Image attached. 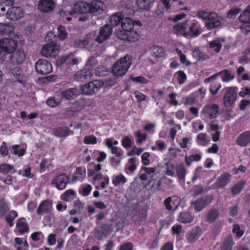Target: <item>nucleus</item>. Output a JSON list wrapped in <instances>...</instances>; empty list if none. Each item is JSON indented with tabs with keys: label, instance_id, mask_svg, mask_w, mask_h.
Here are the masks:
<instances>
[{
	"label": "nucleus",
	"instance_id": "34",
	"mask_svg": "<svg viewBox=\"0 0 250 250\" xmlns=\"http://www.w3.org/2000/svg\"><path fill=\"white\" fill-rule=\"evenodd\" d=\"M62 102V97L59 94L49 98L46 101V104L50 107H54L59 104Z\"/></svg>",
	"mask_w": 250,
	"mask_h": 250
},
{
	"label": "nucleus",
	"instance_id": "33",
	"mask_svg": "<svg viewBox=\"0 0 250 250\" xmlns=\"http://www.w3.org/2000/svg\"><path fill=\"white\" fill-rule=\"evenodd\" d=\"M234 244L232 237L228 236L226 238L221 249L222 250H231Z\"/></svg>",
	"mask_w": 250,
	"mask_h": 250
},
{
	"label": "nucleus",
	"instance_id": "1",
	"mask_svg": "<svg viewBox=\"0 0 250 250\" xmlns=\"http://www.w3.org/2000/svg\"><path fill=\"white\" fill-rule=\"evenodd\" d=\"M131 56L126 55L114 64L111 72L114 76L119 77L125 74L131 64Z\"/></svg>",
	"mask_w": 250,
	"mask_h": 250
},
{
	"label": "nucleus",
	"instance_id": "12",
	"mask_svg": "<svg viewBox=\"0 0 250 250\" xmlns=\"http://www.w3.org/2000/svg\"><path fill=\"white\" fill-rule=\"evenodd\" d=\"M219 106L217 104L207 105L201 111L205 117L209 119H214L219 113Z\"/></svg>",
	"mask_w": 250,
	"mask_h": 250
},
{
	"label": "nucleus",
	"instance_id": "58",
	"mask_svg": "<svg viewBox=\"0 0 250 250\" xmlns=\"http://www.w3.org/2000/svg\"><path fill=\"white\" fill-rule=\"evenodd\" d=\"M149 156L150 155L148 152H145L142 155V161L144 165L147 166L149 165V160L148 159V158Z\"/></svg>",
	"mask_w": 250,
	"mask_h": 250
},
{
	"label": "nucleus",
	"instance_id": "36",
	"mask_svg": "<svg viewBox=\"0 0 250 250\" xmlns=\"http://www.w3.org/2000/svg\"><path fill=\"white\" fill-rule=\"evenodd\" d=\"M9 209L8 205L4 199L3 198L1 199L0 200V216L2 217H4Z\"/></svg>",
	"mask_w": 250,
	"mask_h": 250
},
{
	"label": "nucleus",
	"instance_id": "53",
	"mask_svg": "<svg viewBox=\"0 0 250 250\" xmlns=\"http://www.w3.org/2000/svg\"><path fill=\"white\" fill-rule=\"evenodd\" d=\"M85 72L83 71H79L74 75V79L77 81H83L86 79Z\"/></svg>",
	"mask_w": 250,
	"mask_h": 250
},
{
	"label": "nucleus",
	"instance_id": "47",
	"mask_svg": "<svg viewBox=\"0 0 250 250\" xmlns=\"http://www.w3.org/2000/svg\"><path fill=\"white\" fill-rule=\"evenodd\" d=\"M98 62L93 56H90L89 57L86 63V66L88 69H90L93 67H95L97 64Z\"/></svg>",
	"mask_w": 250,
	"mask_h": 250
},
{
	"label": "nucleus",
	"instance_id": "62",
	"mask_svg": "<svg viewBox=\"0 0 250 250\" xmlns=\"http://www.w3.org/2000/svg\"><path fill=\"white\" fill-rule=\"evenodd\" d=\"M0 154L3 156H5L8 154V150L6 146V143L3 142L0 147Z\"/></svg>",
	"mask_w": 250,
	"mask_h": 250
},
{
	"label": "nucleus",
	"instance_id": "24",
	"mask_svg": "<svg viewBox=\"0 0 250 250\" xmlns=\"http://www.w3.org/2000/svg\"><path fill=\"white\" fill-rule=\"evenodd\" d=\"M155 0H136L137 6L141 9L148 11L153 6Z\"/></svg>",
	"mask_w": 250,
	"mask_h": 250
},
{
	"label": "nucleus",
	"instance_id": "30",
	"mask_svg": "<svg viewBox=\"0 0 250 250\" xmlns=\"http://www.w3.org/2000/svg\"><path fill=\"white\" fill-rule=\"evenodd\" d=\"M220 215V212L218 210L213 208L208 211L207 214V220L212 223L217 219Z\"/></svg>",
	"mask_w": 250,
	"mask_h": 250
},
{
	"label": "nucleus",
	"instance_id": "35",
	"mask_svg": "<svg viewBox=\"0 0 250 250\" xmlns=\"http://www.w3.org/2000/svg\"><path fill=\"white\" fill-rule=\"evenodd\" d=\"M176 171L178 178L180 180H184L187 171L183 164H180L176 166Z\"/></svg>",
	"mask_w": 250,
	"mask_h": 250
},
{
	"label": "nucleus",
	"instance_id": "26",
	"mask_svg": "<svg viewBox=\"0 0 250 250\" xmlns=\"http://www.w3.org/2000/svg\"><path fill=\"white\" fill-rule=\"evenodd\" d=\"M121 26L122 30L120 31H128L133 29L134 22L130 18H125L122 20Z\"/></svg>",
	"mask_w": 250,
	"mask_h": 250
},
{
	"label": "nucleus",
	"instance_id": "4",
	"mask_svg": "<svg viewBox=\"0 0 250 250\" xmlns=\"http://www.w3.org/2000/svg\"><path fill=\"white\" fill-rule=\"evenodd\" d=\"M250 5L241 14L239 21L242 23L240 26L242 32L247 35L250 31Z\"/></svg>",
	"mask_w": 250,
	"mask_h": 250
},
{
	"label": "nucleus",
	"instance_id": "49",
	"mask_svg": "<svg viewBox=\"0 0 250 250\" xmlns=\"http://www.w3.org/2000/svg\"><path fill=\"white\" fill-rule=\"evenodd\" d=\"M95 237L98 240H102L104 237L106 236L104 231L103 230V227L101 228H96L95 229Z\"/></svg>",
	"mask_w": 250,
	"mask_h": 250
},
{
	"label": "nucleus",
	"instance_id": "46",
	"mask_svg": "<svg viewBox=\"0 0 250 250\" xmlns=\"http://www.w3.org/2000/svg\"><path fill=\"white\" fill-rule=\"evenodd\" d=\"M83 142L85 144H96L97 142V139L93 135H88L84 137Z\"/></svg>",
	"mask_w": 250,
	"mask_h": 250
},
{
	"label": "nucleus",
	"instance_id": "8",
	"mask_svg": "<svg viewBox=\"0 0 250 250\" xmlns=\"http://www.w3.org/2000/svg\"><path fill=\"white\" fill-rule=\"evenodd\" d=\"M35 67L37 72L41 75H46L52 70L51 63L46 59H40L36 62Z\"/></svg>",
	"mask_w": 250,
	"mask_h": 250
},
{
	"label": "nucleus",
	"instance_id": "3",
	"mask_svg": "<svg viewBox=\"0 0 250 250\" xmlns=\"http://www.w3.org/2000/svg\"><path fill=\"white\" fill-rule=\"evenodd\" d=\"M104 86L103 82L95 80L85 83L81 87V91L83 95H92Z\"/></svg>",
	"mask_w": 250,
	"mask_h": 250
},
{
	"label": "nucleus",
	"instance_id": "18",
	"mask_svg": "<svg viewBox=\"0 0 250 250\" xmlns=\"http://www.w3.org/2000/svg\"><path fill=\"white\" fill-rule=\"evenodd\" d=\"M211 16L206 21L205 24L208 29H212L219 27L221 25V21L217 19V15L215 12H211Z\"/></svg>",
	"mask_w": 250,
	"mask_h": 250
},
{
	"label": "nucleus",
	"instance_id": "15",
	"mask_svg": "<svg viewBox=\"0 0 250 250\" xmlns=\"http://www.w3.org/2000/svg\"><path fill=\"white\" fill-rule=\"evenodd\" d=\"M237 97V93L231 88L227 89L226 93L224 96V104L226 107H230L231 106Z\"/></svg>",
	"mask_w": 250,
	"mask_h": 250
},
{
	"label": "nucleus",
	"instance_id": "20",
	"mask_svg": "<svg viewBox=\"0 0 250 250\" xmlns=\"http://www.w3.org/2000/svg\"><path fill=\"white\" fill-rule=\"evenodd\" d=\"M89 3L80 2L74 5V10L76 13L80 14L89 13Z\"/></svg>",
	"mask_w": 250,
	"mask_h": 250
},
{
	"label": "nucleus",
	"instance_id": "48",
	"mask_svg": "<svg viewBox=\"0 0 250 250\" xmlns=\"http://www.w3.org/2000/svg\"><path fill=\"white\" fill-rule=\"evenodd\" d=\"M240 11L241 10L238 8L231 9L228 11L227 17L229 19H234Z\"/></svg>",
	"mask_w": 250,
	"mask_h": 250
},
{
	"label": "nucleus",
	"instance_id": "13",
	"mask_svg": "<svg viewBox=\"0 0 250 250\" xmlns=\"http://www.w3.org/2000/svg\"><path fill=\"white\" fill-rule=\"evenodd\" d=\"M117 37L122 40H126L130 42H134L138 40V34L133 29L128 31H119Z\"/></svg>",
	"mask_w": 250,
	"mask_h": 250
},
{
	"label": "nucleus",
	"instance_id": "10",
	"mask_svg": "<svg viewBox=\"0 0 250 250\" xmlns=\"http://www.w3.org/2000/svg\"><path fill=\"white\" fill-rule=\"evenodd\" d=\"M25 59V54L22 50L14 51L12 53L7 56L5 60L13 64H19L22 63Z\"/></svg>",
	"mask_w": 250,
	"mask_h": 250
},
{
	"label": "nucleus",
	"instance_id": "2",
	"mask_svg": "<svg viewBox=\"0 0 250 250\" xmlns=\"http://www.w3.org/2000/svg\"><path fill=\"white\" fill-rule=\"evenodd\" d=\"M17 42V41L11 38L0 40V60L5 61L7 59V56L15 50Z\"/></svg>",
	"mask_w": 250,
	"mask_h": 250
},
{
	"label": "nucleus",
	"instance_id": "56",
	"mask_svg": "<svg viewBox=\"0 0 250 250\" xmlns=\"http://www.w3.org/2000/svg\"><path fill=\"white\" fill-rule=\"evenodd\" d=\"M197 16L204 20H205L206 21L208 19H209V16H211V13H208L205 11H199L197 13Z\"/></svg>",
	"mask_w": 250,
	"mask_h": 250
},
{
	"label": "nucleus",
	"instance_id": "64",
	"mask_svg": "<svg viewBox=\"0 0 250 250\" xmlns=\"http://www.w3.org/2000/svg\"><path fill=\"white\" fill-rule=\"evenodd\" d=\"M198 238V235L195 233L190 234L188 237V242L189 243H194Z\"/></svg>",
	"mask_w": 250,
	"mask_h": 250
},
{
	"label": "nucleus",
	"instance_id": "57",
	"mask_svg": "<svg viewBox=\"0 0 250 250\" xmlns=\"http://www.w3.org/2000/svg\"><path fill=\"white\" fill-rule=\"evenodd\" d=\"M130 80L135 83H146L147 81L146 79L142 76H139L137 77H131Z\"/></svg>",
	"mask_w": 250,
	"mask_h": 250
},
{
	"label": "nucleus",
	"instance_id": "39",
	"mask_svg": "<svg viewBox=\"0 0 250 250\" xmlns=\"http://www.w3.org/2000/svg\"><path fill=\"white\" fill-rule=\"evenodd\" d=\"M245 185V182L243 181H241L233 186L231 188V192L232 195H235L238 194L242 189L243 188L244 186Z\"/></svg>",
	"mask_w": 250,
	"mask_h": 250
},
{
	"label": "nucleus",
	"instance_id": "11",
	"mask_svg": "<svg viewBox=\"0 0 250 250\" xmlns=\"http://www.w3.org/2000/svg\"><path fill=\"white\" fill-rule=\"evenodd\" d=\"M23 10L18 6H13L9 8L6 16L8 19L11 21H17L23 16Z\"/></svg>",
	"mask_w": 250,
	"mask_h": 250
},
{
	"label": "nucleus",
	"instance_id": "5",
	"mask_svg": "<svg viewBox=\"0 0 250 250\" xmlns=\"http://www.w3.org/2000/svg\"><path fill=\"white\" fill-rule=\"evenodd\" d=\"M95 36L96 32L95 31L91 32L87 34L83 39L76 40L74 42V45L75 47L90 51V48L93 46V43L90 45H89V43Z\"/></svg>",
	"mask_w": 250,
	"mask_h": 250
},
{
	"label": "nucleus",
	"instance_id": "50",
	"mask_svg": "<svg viewBox=\"0 0 250 250\" xmlns=\"http://www.w3.org/2000/svg\"><path fill=\"white\" fill-rule=\"evenodd\" d=\"M17 226L19 228V231L21 234H23L28 230L27 225L23 222H21L18 223L17 224Z\"/></svg>",
	"mask_w": 250,
	"mask_h": 250
},
{
	"label": "nucleus",
	"instance_id": "44",
	"mask_svg": "<svg viewBox=\"0 0 250 250\" xmlns=\"http://www.w3.org/2000/svg\"><path fill=\"white\" fill-rule=\"evenodd\" d=\"M118 77L114 76L113 75V77L108 78L106 79L104 83V85H105L106 87L108 86H112L114 84H115L118 81Z\"/></svg>",
	"mask_w": 250,
	"mask_h": 250
},
{
	"label": "nucleus",
	"instance_id": "25",
	"mask_svg": "<svg viewBox=\"0 0 250 250\" xmlns=\"http://www.w3.org/2000/svg\"><path fill=\"white\" fill-rule=\"evenodd\" d=\"M194 218V216L191 214V213L186 211L181 212L178 217V221L179 222L184 224L190 223Z\"/></svg>",
	"mask_w": 250,
	"mask_h": 250
},
{
	"label": "nucleus",
	"instance_id": "54",
	"mask_svg": "<svg viewBox=\"0 0 250 250\" xmlns=\"http://www.w3.org/2000/svg\"><path fill=\"white\" fill-rule=\"evenodd\" d=\"M209 46L211 48H215V52L218 53L222 47V44L216 41H213L210 42Z\"/></svg>",
	"mask_w": 250,
	"mask_h": 250
},
{
	"label": "nucleus",
	"instance_id": "14",
	"mask_svg": "<svg viewBox=\"0 0 250 250\" xmlns=\"http://www.w3.org/2000/svg\"><path fill=\"white\" fill-rule=\"evenodd\" d=\"M68 176L64 173H62L55 177L52 181V184L59 190L64 189L68 182Z\"/></svg>",
	"mask_w": 250,
	"mask_h": 250
},
{
	"label": "nucleus",
	"instance_id": "7",
	"mask_svg": "<svg viewBox=\"0 0 250 250\" xmlns=\"http://www.w3.org/2000/svg\"><path fill=\"white\" fill-rule=\"evenodd\" d=\"M112 32V26L109 24H105L100 28L95 41L99 43H102L110 38Z\"/></svg>",
	"mask_w": 250,
	"mask_h": 250
},
{
	"label": "nucleus",
	"instance_id": "31",
	"mask_svg": "<svg viewBox=\"0 0 250 250\" xmlns=\"http://www.w3.org/2000/svg\"><path fill=\"white\" fill-rule=\"evenodd\" d=\"M14 27L12 24L7 23H0V34L8 35L12 33Z\"/></svg>",
	"mask_w": 250,
	"mask_h": 250
},
{
	"label": "nucleus",
	"instance_id": "23",
	"mask_svg": "<svg viewBox=\"0 0 250 250\" xmlns=\"http://www.w3.org/2000/svg\"><path fill=\"white\" fill-rule=\"evenodd\" d=\"M188 21H186L182 23H178L173 26L175 32L178 35H183L185 37H188L189 33H187L186 29L188 26Z\"/></svg>",
	"mask_w": 250,
	"mask_h": 250
},
{
	"label": "nucleus",
	"instance_id": "40",
	"mask_svg": "<svg viewBox=\"0 0 250 250\" xmlns=\"http://www.w3.org/2000/svg\"><path fill=\"white\" fill-rule=\"evenodd\" d=\"M220 76L221 77V79L224 82H228L231 80H232L234 76L232 75L231 73L227 70H224L220 72Z\"/></svg>",
	"mask_w": 250,
	"mask_h": 250
},
{
	"label": "nucleus",
	"instance_id": "61",
	"mask_svg": "<svg viewBox=\"0 0 250 250\" xmlns=\"http://www.w3.org/2000/svg\"><path fill=\"white\" fill-rule=\"evenodd\" d=\"M133 246L131 243H126L122 245L119 250H132Z\"/></svg>",
	"mask_w": 250,
	"mask_h": 250
},
{
	"label": "nucleus",
	"instance_id": "29",
	"mask_svg": "<svg viewBox=\"0 0 250 250\" xmlns=\"http://www.w3.org/2000/svg\"><path fill=\"white\" fill-rule=\"evenodd\" d=\"M70 130L66 126L59 127L53 130L54 135L58 137H65L69 135Z\"/></svg>",
	"mask_w": 250,
	"mask_h": 250
},
{
	"label": "nucleus",
	"instance_id": "59",
	"mask_svg": "<svg viewBox=\"0 0 250 250\" xmlns=\"http://www.w3.org/2000/svg\"><path fill=\"white\" fill-rule=\"evenodd\" d=\"M123 146L125 148L131 146V141L127 136L125 137L122 141Z\"/></svg>",
	"mask_w": 250,
	"mask_h": 250
},
{
	"label": "nucleus",
	"instance_id": "63",
	"mask_svg": "<svg viewBox=\"0 0 250 250\" xmlns=\"http://www.w3.org/2000/svg\"><path fill=\"white\" fill-rule=\"evenodd\" d=\"M171 202L172 200L171 197H168L164 201V204L167 210H171L172 209V207L171 205Z\"/></svg>",
	"mask_w": 250,
	"mask_h": 250
},
{
	"label": "nucleus",
	"instance_id": "42",
	"mask_svg": "<svg viewBox=\"0 0 250 250\" xmlns=\"http://www.w3.org/2000/svg\"><path fill=\"white\" fill-rule=\"evenodd\" d=\"M58 35L60 40H63L65 39L67 36L65 27L62 25H59L57 28Z\"/></svg>",
	"mask_w": 250,
	"mask_h": 250
},
{
	"label": "nucleus",
	"instance_id": "22",
	"mask_svg": "<svg viewBox=\"0 0 250 250\" xmlns=\"http://www.w3.org/2000/svg\"><path fill=\"white\" fill-rule=\"evenodd\" d=\"M80 94V91L77 88H72L68 90L62 92L59 95L62 97L66 100H71L74 96H78Z\"/></svg>",
	"mask_w": 250,
	"mask_h": 250
},
{
	"label": "nucleus",
	"instance_id": "37",
	"mask_svg": "<svg viewBox=\"0 0 250 250\" xmlns=\"http://www.w3.org/2000/svg\"><path fill=\"white\" fill-rule=\"evenodd\" d=\"M0 172L4 174H7L9 172L14 173L16 172V170L13 166L9 164H3L0 165Z\"/></svg>",
	"mask_w": 250,
	"mask_h": 250
},
{
	"label": "nucleus",
	"instance_id": "27",
	"mask_svg": "<svg viewBox=\"0 0 250 250\" xmlns=\"http://www.w3.org/2000/svg\"><path fill=\"white\" fill-rule=\"evenodd\" d=\"M250 142V134L249 132H244L241 134L236 140L237 144L241 146H246Z\"/></svg>",
	"mask_w": 250,
	"mask_h": 250
},
{
	"label": "nucleus",
	"instance_id": "9",
	"mask_svg": "<svg viewBox=\"0 0 250 250\" xmlns=\"http://www.w3.org/2000/svg\"><path fill=\"white\" fill-rule=\"evenodd\" d=\"M213 199L211 195H206L198 198L196 200L192 201L191 205L194 207L195 210L200 211L205 207L210 204Z\"/></svg>",
	"mask_w": 250,
	"mask_h": 250
},
{
	"label": "nucleus",
	"instance_id": "21",
	"mask_svg": "<svg viewBox=\"0 0 250 250\" xmlns=\"http://www.w3.org/2000/svg\"><path fill=\"white\" fill-rule=\"evenodd\" d=\"M51 208V203L48 200H45L41 203L37 210V212L39 215H42L49 212Z\"/></svg>",
	"mask_w": 250,
	"mask_h": 250
},
{
	"label": "nucleus",
	"instance_id": "60",
	"mask_svg": "<svg viewBox=\"0 0 250 250\" xmlns=\"http://www.w3.org/2000/svg\"><path fill=\"white\" fill-rule=\"evenodd\" d=\"M178 82L179 83H183L186 79L187 76L183 71H179L178 72Z\"/></svg>",
	"mask_w": 250,
	"mask_h": 250
},
{
	"label": "nucleus",
	"instance_id": "45",
	"mask_svg": "<svg viewBox=\"0 0 250 250\" xmlns=\"http://www.w3.org/2000/svg\"><path fill=\"white\" fill-rule=\"evenodd\" d=\"M127 180L125 178V177L122 175L120 174L119 175H117L115 177V179L113 180V184L114 185V186H118L120 183H125L126 182Z\"/></svg>",
	"mask_w": 250,
	"mask_h": 250
},
{
	"label": "nucleus",
	"instance_id": "51",
	"mask_svg": "<svg viewBox=\"0 0 250 250\" xmlns=\"http://www.w3.org/2000/svg\"><path fill=\"white\" fill-rule=\"evenodd\" d=\"M167 166V171L166 174L167 175L173 176L175 174V172L174 170L176 168L173 164H170L169 163H166Z\"/></svg>",
	"mask_w": 250,
	"mask_h": 250
},
{
	"label": "nucleus",
	"instance_id": "41",
	"mask_svg": "<svg viewBox=\"0 0 250 250\" xmlns=\"http://www.w3.org/2000/svg\"><path fill=\"white\" fill-rule=\"evenodd\" d=\"M17 216L18 213L16 211L11 210L9 213L5 217L7 223L10 227L13 225V221Z\"/></svg>",
	"mask_w": 250,
	"mask_h": 250
},
{
	"label": "nucleus",
	"instance_id": "43",
	"mask_svg": "<svg viewBox=\"0 0 250 250\" xmlns=\"http://www.w3.org/2000/svg\"><path fill=\"white\" fill-rule=\"evenodd\" d=\"M10 71L12 74L18 79L22 78L23 75L22 70L18 66H16L13 68L10 67Z\"/></svg>",
	"mask_w": 250,
	"mask_h": 250
},
{
	"label": "nucleus",
	"instance_id": "6",
	"mask_svg": "<svg viewBox=\"0 0 250 250\" xmlns=\"http://www.w3.org/2000/svg\"><path fill=\"white\" fill-rule=\"evenodd\" d=\"M59 52V49L57 44L53 41L43 46L41 53L46 57H55Z\"/></svg>",
	"mask_w": 250,
	"mask_h": 250
},
{
	"label": "nucleus",
	"instance_id": "28",
	"mask_svg": "<svg viewBox=\"0 0 250 250\" xmlns=\"http://www.w3.org/2000/svg\"><path fill=\"white\" fill-rule=\"evenodd\" d=\"M59 62L61 65L64 64L75 65L79 63V60L76 58H74L71 55H69L61 58Z\"/></svg>",
	"mask_w": 250,
	"mask_h": 250
},
{
	"label": "nucleus",
	"instance_id": "17",
	"mask_svg": "<svg viewBox=\"0 0 250 250\" xmlns=\"http://www.w3.org/2000/svg\"><path fill=\"white\" fill-rule=\"evenodd\" d=\"M104 3L99 0H94L89 3V13H100L104 11Z\"/></svg>",
	"mask_w": 250,
	"mask_h": 250
},
{
	"label": "nucleus",
	"instance_id": "38",
	"mask_svg": "<svg viewBox=\"0 0 250 250\" xmlns=\"http://www.w3.org/2000/svg\"><path fill=\"white\" fill-rule=\"evenodd\" d=\"M123 17L122 14L120 13H117L113 15L110 18V23L113 26L118 25L121 22H122Z\"/></svg>",
	"mask_w": 250,
	"mask_h": 250
},
{
	"label": "nucleus",
	"instance_id": "16",
	"mask_svg": "<svg viewBox=\"0 0 250 250\" xmlns=\"http://www.w3.org/2000/svg\"><path fill=\"white\" fill-rule=\"evenodd\" d=\"M55 7V3L52 0H40L38 4V8L42 12H49Z\"/></svg>",
	"mask_w": 250,
	"mask_h": 250
},
{
	"label": "nucleus",
	"instance_id": "32",
	"mask_svg": "<svg viewBox=\"0 0 250 250\" xmlns=\"http://www.w3.org/2000/svg\"><path fill=\"white\" fill-rule=\"evenodd\" d=\"M151 55L155 58L162 57L164 54V49L160 46L153 45L149 48Z\"/></svg>",
	"mask_w": 250,
	"mask_h": 250
},
{
	"label": "nucleus",
	"instance_id": "19",
	"mask_svg": "<svg viewBox=\"0 0 250 250\" xmlns=\"http://www.w3.org/2000/svg\"><path fill=\"white\" fill-rule=\"evenodd\" d=\"M231 175L229 173H224L219 176L215 183L216 188H224L230 182Z\"/></svg>",
	"mask_w": 250,
	"mask_h": 250
},
{
	"label": "nucleus",
	"instance_id": "55",
	"mask_svg": "<svg viewBox=\"0 0 250 250\" xmlns=\"http://www.w3.org/2000/svg\"><path fill=\"white\" fill-rule=\"evenodd\" d=\"M240 228L238 225H234L232 229V232L236 233L237 237H241L244 234V231L240 229Z\"/></svg>",
	"mask_w": 250,
	"mask_h": 250
},
{
	"label": "nucleus",
	"instance_id": "52",
	"mask_svg": "<svg viewBox=\"0 0 250 250\" xmlns=\"http://www.w3.org/2000/svg\"><path fill=\"white\" fill-rule=\"evenodd\" d=\"M12 148L14 150V154L18 155L19 156H21L23 155L25 153V150L24 149H19V145H14L13 146Z\"/></svg>",
	"mask_w": 250,
	"mask_h": 250
}]
</instances>
